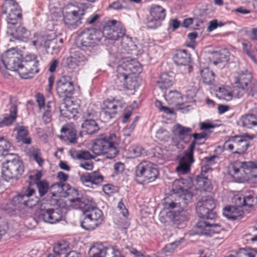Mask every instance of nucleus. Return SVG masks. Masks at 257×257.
<instances>
[{"label": "nucleus", "instance_id": "nucleus-9", "mask_svg": "<svg viewBox=\"0 0 257 257\" xmlns=\"http://www.w3.org/2000/svg\"><path fill=\"white\" fill-rule=\"evenodd\" d=\"M103 215L102 211L93 204H90L84 212V219L81 226L86 230H93L102 224Z\"/></svg>", "mask_w": 257, "mask_h": 257}, {"label": "nucleus", "instance_id": "nucleus-28", "mask_svg": "<svg viewBox=\"0 0 257 257\" xmlns=\"http://www.w3.org/2000/svg\"><path fill=\"white\" fill-rule=\"evenodd\" d=\"M173 133L185 144L188 143L191 139L192 129L189 127H186L179 123H177L173 126Z\"/></svg>", "mask_w": 257, "mask_h": 257}, {"label": "nucleus", "instance_id": "nucleus-52", "mask_svg": "<svg viewBox=\"0 0 257 257\" xmlns=\"http://www.w3.org/2000/svg\"><path fill=\"white\" fill-rule=\"evenodd\" d=\"M242 46L243 51L252 59L255 63H257V61L251 51V45L249 43L246 42H242Z\"/></svg>", "mask_w": 257, "mask_h": 257}, {"label": "nucleus", "instance_id": "nucleus-34", "mask_svg": "<svg viewBox=\"0 0 257 257\" xmlns=\"http://www.w3.org/2000/svg\"><path fill=\"white\" fill-rule=\"evenodd\" d=\"M81 127L84 131L89 135L93 134L97 132L99 130L98 124L93 118L86 119L82 123Z\"/></svg>", "mask_w": 257, "mask_h": 257}, {"label": "nucleus", "instance_id": "nucleus-7", "mask_svg": "<svg viewBox=\"0 0 257 257\" xmlns=\"http://www.w3.org/2000/svg\"><path fill=\"white\" fill-rule=\"evenodd\" d=\"M102 39L101 31L96 29H87L81 31L76 38L77 46L86 50L98 46Z\"/></svg>", "mask_w": 257, "mask_h": 257}, {"label": "nucleus", "instance_id": "nucleus-17", "mask_svg": "<svg viewBox=\"0 0 257 257\" xmlns=\"http://www.w3.org/2000/svg\"><path fill=\"white\" fill-rule=\"evenodd\" d=\"M125 103L122 99H107L104 101L101 108L102 114L106 119L113 118L119 111H121Z\"/></svg>", "mask_w": 257, "mask_h": 257}, {"label": "nucleus", "instance_id": "nucleus-36", "mask_svg": "<svg viewBox=\"0 0 257 257\" xmlns=\"http://www.w3.org/2000/svg\"><path fill=\"white\" fill-rule=\"evenodd\" d=\"M61 132L63 133L62 136L65 138L71 143L77 142L76 131L72 126L66 125L61 128Z\"/></svg>", "mask_w": 257, "mask_h": 257}, {"label": "nucleus", "instance_id": "nucleus-6", "mask_svg": "<svg viewBox=\"0 0 257 257\" xmlns=\"http://www.w3.org/2000/svg\"><path fill=\"white\" fill-rule=\"evenodd\" d=\"M10 158L3 164L2 170V177L6 181L18 179L23 173L24 166L20 158L14 154H9Z\"/></svg>", "mask_w": 257, "mask_h": 257}, {"label": "nucleus", "instance_id": "nucleus-56", "mask_svg": "<svg viewBox=\"0 0 257 257\" xmlns=\"http://www.w3.org/2000/svg\"><path fill=\"white\" fill-rule=\"evenodd\" d=\"M36 99L39 107L41 110L46 107V105L45 104V97L43 94L40 93L37 94L36 95Z\"/></svg>", "mask_w": 257, "mask_h": 257}, {"label": "nucleus", "instance_id": "nucleus-41", "mask_svg": "<svg viewBox=\"0 0 257 257\" xmlns=\"http://www.w3.org/2000/svg\"><path fill=\"white\" fill-rule=\"evenodd\" d=\"M201 76L203 82L208 85L212 84L215 80V74L208 68H204L201 70Z\"/></svg>", "mask_w": 257, "mask_h": 257}, {"label": "nucleus", "instance_id": "nucleus-29", "mask_svg": "<svg viewBox=\"0 0 257 257\" xmlns=\"http://www.w3.org/2000/svg\"><path fill=\"white\" fill-rule=\"evenodd\" d=\"M234 203L239 207H251L257 203V198L252 194L236 195L233 198Z\"/></svg>", "mask_w": 257, "mask_h": 257}, {"label": "nucleus", "instance_id": "nucleus-40", "mask_svg": "<svg viewBox=\"0 0 257 257\" xmlns=\"http://www.w3.org/2000/svg\"><path fill=\"white\" fill-rule=\"evenodd\" d=\"M56 43V40H44V38L41 36L38 37L37 40L32 41L33 45L36 47H40L44 45L46 49L52 48V49H55L54 45Z\"/></svg>", "mask_w": 257, "mask_h": 257}, {"label": "nucleus", "instance_id": "nucleus-37", "mask_svg": "<svg viewBox=\"0 0 257 257\" xmlns=\"http://www.w3.org/2000/svg\"><path fill=\"white\" fill-rule=\"evenodd\" d=\"M127 152L131 157L133 158L147 155L146 150L139 144L131 145L128 148Z\"/></svg>", "mask_w": 257, "mask_h": 257}, {"label": "nucleus", "instance_id": "nucleus-26", "mask_svg": "<svg viewBox=\"0 0 257 257\" xmlns=\"http://www.w3.org/2000/svg\"><path fill=\"white\" fill-rule=\"evenodd\" d=\"M68 200L71 207L75 209L82 210L83 212L90 204H93V199L87 196L68 199Z\"/></svg>", "mask_w": 257, "mask_h": 257}, {"label": "nucleus", "instance_id": "nucleus-39", "mask_svg": "<svg viewBox=\"0 0 257 257\" xmlns=\"http://www.w3.org/2000/svg\"><path fill=\"white\" fill-rule=\"evenodd\" d=\"M230 53L226 49H222L213 54V58L214 59L213 63L215 65L219 63L226 62L229 60Z\"/></svg>", "mask_w": 257, "mask_h": 257}, {"label": "nucleus", "instance_id": "nucleus-22", "mask_svg": "<svg viewBox=\"0 0 257 257\" xmlns=\"http://www.w3.org/2000/svg\"><path fill=\"white\" fill-rule=\"evenodd\" d=\"M39 218L47 223L54 224L62 219V212L60 208H42L40 210Z\"/></svg>", "mask_w": 257, "mask_h": 257}, {"label": "nucleus", "instance_id": "nucleus-15", "mask_svg": "<svg viewBox=\"0 0 257 257\" xmlns=\"http://www.w3.org/2000/svg\"><path fill=\"white\" fill-rule=\"evenodd\" d=\"M223 147L225 150L233 151L234 154H243L248 147V143L246 137L242 136L232 137L225 141Z\"/></svg>", "mask_w": 257, "mask_h": 257}, {"label": "nucleus", "instance_id": "nucleus-53", "mask_svg": "<svg viewBox=\"0 0 257 257\" xmlns=\"http://www.w3.org/2000/svg\"><path fill=\"white\" fill-rule=\"evenodd\" d=\"M180 191L183 193L180 197V199L183 200V202L181 203V204L183 203L182 205L183 206H186L192 200L193 195L191 193L188 192L186 190H185V191L182 189H180Z\"/></svg>", "mask_w": 257, "mask_h": 257}, {"label": "nucleus", "instance_id": "nucleus-48", "mask_svg": "<svg viewBox=\"0 0 257 257\" xmlns=\"http://www.w3.org/2000/svg\"><path fill=\"white\" fill-rule=\"evenodd\" d=\"M35 184L37 185L40 196H43L48 192L49 186L48 183L46 180H42L36 182Z\"/></svg>", "mask_w": 257, "mask_h": 257}, {"label": "nucleus", "instance_id": "nucleus-60", "mask_svg": "<svg viewBox=\"0 0 257 257\" xmlns=\"http://www.w3.org/2000/svg\"><path fill=\"white\" fill-rule=\"evenodd\" d=\"M103 191L105 194L110 196L112 193L116 191V188L114 186L108 184L103 186Z\"/></svg>", "mask_w": 257, "mask_h": 257}, {"label": "nucleus", "instance_id": "nucleus-4", "mask_svg": "<svg viewBox=\"0 0 257 257\" xmlns=\"http://www.w3.org/2000/svg\"><path fill=\"white\" fill-rule=\"evenodd\" d=\"M228 174L239 182L257 178V161H235L228 167Z\"/></svg>", "mask_w": 257, "mask_h": 257}, {"label": "nucleus", "instance_id": "nucleus-20", "mask_svg": "<svg viewBox=\"0 0 257 257\" xmlns=\"http://www.w3.org/2000/svg\"><path fill=\"white\" fill-rule=\"evenodd\" d=\"M252 76L247 70L242 71L235 77V84L249 88V95L253 96L257 93V83L252 80Z\"/></svg>", "mask_w": 257, "mask_h": 257}, {"label": "nucleus", "instance_id": "nucleus-35", "mask_svg": "<svg viewBox=\"0 0 257 257\" xmlns=\"http://www.w3.org/2000/svg\"><path fill=\"white\" fill-rule=\"evenodd\" d=\"M166 100L170 104L180 105L183 103V97L180 93L177 91H170L165 95Z\"/></svg>", "mask_w": 257, "mask_h": 257}, {"label": "nucleus", "instance_id": "nucleus-33", "mask_svg": "<svg viewBox=\"0 0 257 257\" xmlns=\"http://www.w3.org/2000/svg\"><path fill=\"white\" fill-rule=\"evenodd\" d=\"M173 59L175 63L177 65H186L190 62V56L186 50H179L176 51Z\"/></svg>", "mask_w": 257, "mask_h": 257}, {"label": "nucleus", "instance_id": "nucleus-1", "mask_svg": "<svg viewBox=\"0 0 257 257\" xmlns=\"http://www.w3.org/2000/svg\"><path fill=\"white\" fill-rule=\"evenodd\" d=\"M141 69L140 63L136 60H132V62L119 66L117 69L116 88L119 90L123 88L128 90L138 88L140 85L136 78L130 77L129 75L131 73L140 72Z\"/></svg>", "mask_w": 257, "mask_h": 257}, {"label": "nucleus", "instance_id": "nucleus-14", "mask_svg": "<svg viewBox=\"0 0 257 257\" xmlns=\"http://www.w3.org/2000/svg\"><path fill=\"white\" fill-rule=\"evenodd\" d=\"M22 55L13 48L5 52L2 56L1 61L6 69L19 73V69L22 65Z\"/></svg>", "mask_w": 257, "mask_h": 257}, {"label": "nucleus", "instance_id": "nucleus-19", "mask_svg": "<svg viewBox=\"0 0 257 257\" xmlns=\"http://www.w3.org/2000/svg\"><path fill=\"white\" fill-rule=\"evenodd\" d=\"M109 253L111 257H116L120 255V251L115 246H106L101 243L95 244L89 250L91 257H105Z\"/></svg>", "mask_w": 257, "mask_h": 257}, {"label": "nucleus", "instance_id": "nucleus-58", "mask_svg": "<svg viewBox=\"0 0 257 257\" xmlns=\"http://www.w3.org/2000/svg\"><path fill=\"white\" fill-rule=\"evenodd\" d=\"M110 8H112L114 10H119L124 9L126 8L125 2L116 1L112 3L109 7Z\"/></svg>", "mask_w": 257, "mask_h": 257}, {"label": "nucleus", "instance_id": "nucleus-3", "mask_svg": "<svg viewBox=\"0 0 257 257\" xmlns=\"http://www.w3.org/2000/svg\"><path fill=\"white\" fill-rule=\"evenodd\" d=\"M118 137L114 133L100 136L93 141L92 151L96 156L105 155L108 159H113L118 154L116 145Z\"/></svg>", "mask_w": 257, "mask_h": 257}, {"label": "nucleus", "instance_id": "nucleus-49", "mask_svg": "<svg viewBox=\"0 0 257 257\" xmlns=\"http://www.w3.org/2000/svg\"><path fill=\"white\" fill-rule=\"evenodd\" d=\"M156 137L161 141L167 142L170 139V134L166 129L160 128L156 132Z\"/></svg>", "mask_w": 257, "mask_h": 257}, {"label": "nucleus", "instance_id": "nucleus-54", "mask_svg": "<svg viewBox=\"0 0 257 257\" xmlns=\"http://www.w3.org/2000/svg\"><path fill=\"white\" fill-rule=\"evenodd\" d=\"M161 22L157 19H154L150 16L147 24V28L151 29H155L161 25Z\"/></svg>", "mask_w": 257, "mask_h": 257}, {"label": "nucleus", "instance_id": "nucleus-25", "mask_svg": "<svg viewBox=\"0 0 257 257\" xmlns=\"http://www.w3.org/2000/svg\"><path fill=\"white\" fill-rule=\"evenodd\" d=\"M197 227L200 234L208 236L219 233L222 230L221 226L219 224L212 223L207 221H199Z\"/></svg>", "mask_w": 257, "mask_h": 257}, {"label": "nucleus", "instance_id": "nucleus-27", "mask_svg": "<svg viewBox=\"0 0 257 257\" xmlns=\"http://www.w3.org/2000/svg\"><path fill=\"white\" fill-rule=\"evenodd\" d=\"M239 123L241 126L247 128L257 126V107L251 108L248 113L241 116Z\"/></svg>", "mask_w": 257, "mask_h": 257}, {"label": "nucleus", "instance_id": "nucleus-46", "mask_svg": "<svg viewBox=\"0 0 257 257\" xmlns=\"http://www.w3.org/2000/svg\"><path fill=\"white\" fill-rule=\"evenodd\" d=\"M235 85L233 89V95L237 98H240L243 96L246 92L249 95V88L244 87L238 84H235Z\"/></svg>", "mask_w": 257, "mask_h": 257}, {"label": "nucleus", "instance_id": "nucleus-24", "mask_svg": "<svg viewBox=\"0 0 257 257\" xmlns=\"http://www.w3.org/2000/svg\"><path fill=\"white\" fill-rule=\"evenodd\" d=\"M103 176L97 171L86 173L80 177L81 182L86 186L91 188H95L103 182Z\"/></svg>", "mask_w": 257, "mask_h": 257}, {"label": "nucleus", "instance_id": "nucleus-11", "mask_svg": "<svg viewBox=\"0 0 257 257\" xmlns=\"http://www.w3.org/2000/svg\"><path fill=\"white\" fill-rule=\"evenodd\" d=\"M39 61L34 54L26 55L22 61V65L19 69V74L24 79H28L33 77L35 74L39 71Z\"/></svg>", "mask_w": 257, "mask_h": 257}, {"label": "nucleus", "instance_id": "nucleus-21", "mask_svg": "<svg viewBox=\"0 0 257 257\" xmlns=\"http://www.w3.org/2000/svg\"><path fill=\"white\" fill-rule=\"evenodd\" d=\"M181 202L178 203L171 201L166 202L165 203V208L173 213L174 221H178L179 223L187 220L190 215L187 210L181 207Z\"/></svg>", "mask_w": 257, "mask_h": 257}, {"label": "nucleus", "instance_id": "nucleus-42", "mask_svg": "<svg viewBox=\"0 0 257 257\" xmlns=\"http://www.w3.org/2000/svg\"><path fill=\"white\" fill-rule=\"evenodd\" d=\"M173 83L172 78L167 73L161 74L157 83V86L161 89H166L171 87Z\"/></svg>", "mask_w": 257, "mask_h": 257}, {"label": "nucleus", "instance_id": "nucleus-23", "mask_svg": "<svg viewBox=\"0 0 257 257\" xmlns=\"http://www.w3.org/2000/svg\"><path fill=\"white\" fill-rule=\"evenodd\" d=\"M74 90L72 79L70 76H62L57 83V91L61 97H69Z\"/></svg>", "mask_w": 257, "mask_h": 257}, {"label": "nucleus", "instance_id": "nucleus-12", "mask_svg": "<svg viewBox=\"0 0 257 257\" xmlns=\"http://www.w3.org/2000/svg\"><path fill=\"white\" fill-rule=\"evenodd\" d=\"M215 207V202L212 198L204 196L197 202L196 210L200 218L212 220L216 217L214 211Z\"/></svg>", "mask_w": 257, "mask_h": 257}, {"label": "nucleus", "instance_id": "nucleus-59", "mask_svg": "<svg viewBox=\"0 0 257 257\" xmlns=\"http://www.w3.org/2000/svg\"><path fill=\"white\" fill-rule=\"evenodd\" d=\"M219 92L221 93V97L227 101L230 100L233 95V92L227 91L224 88H219Z\"/></svg>", "mask_w": 257, "mask_h": 257}, {"label": "nucleus", "instance_id": "nucleus-64", "mask_svg": "<svg viewBox=\"0 0 257 257\" xmlns=\"http://www.w3.org/2000/svg\"><path fill=\"white\" fill-rule=\"evenodd\" d=\"M69 154L73 159L80 160V151H77L72 149L69 151Z\"/></svg>", "mask_w": 257, "mask_h": 257}, {"label": "nucleus", "instance_id": "nucleus-47", "mask_svg": "<svg viewBox=\"0 0 257 257\" xmlns=\"http://www.w3.org/2000/svg\"><path fill=\"white\" fill-rule=\"evenodd\" d=\"M11 146L10 143L4 139L0 137V156H7L8 155V151Z\"/></svg>", "mask_w": 257, "mask_h": 257}, {"label": "nucleus", "instance_id": "nucleus-55", "mask_svg": "<svg viewBox=\"0 0 257 257\" xmlns=\"http://www.w3.org/2000/svg\"><path fill=\"white\" fill-rule=\"evenodd\" d=\"M32 156L34 159L39 164L40 166H42L44 163V160L41 158V154L40 151L38 149L35 150L32 153Z\"/></svg>", "mask_w": 257, "mask_h": 257}, {"label": "nucleus", "instance_id": "nucleus-18", "mask_svg": "<svg viewBox=\"0 0 257 257\" xmlns=\"http://www.w3.org/2000/svg\"><path fill=\"white\" fill-rule=\"evenodd\" d=\"M69 11L64 14V21L66 25L72 26L74 28L79 26L84 15V10L72 5L68 6Z\"/></svg>", "mask_w": 257, "mask_h": 257}, {"label": "nucleus", "instance_id": "nucleus-31", "mask_svg": "<svg viewBox=\"0 0 257 257\" xmlns=\"http://www.w3.org/2000/svg\"><path fill=\"white\" fill-rule=\"evenodd\" d=\"M8 33L17 40L26 41L29 37V32L22 26L17 27L16 25H14L13 28H8Z\"/></svg>", "mask_w": 257, "mask_h": 257}, {"label": "nucleus", "instance_id": "nucleus-44", "mask_svg": "<svg viewBox=\"0 0 257 257\" xmlns=\"http://www.w3.org/2000/svg\"><path fill=\"white\" fill-rule=\"evenodd\" d=\"M196 182L198 186L205 191H209L211 188L210 180L202 174L197 176Z\"/></svg>", "mask_w": 257, "mask_h": 257}, {"label": "nucleus", "instance_id": "nucleus-16", "mask_svg": "<svg viewBox=\"0 0 257 257\" xmlns=\"http://www.w3.org/2000/svg\"><path fill=\"white\" fill-rule=\"evenodd\" d=\"M20 103L16 97H9L5 110L9 112V114H6L4 118L1 120L0 127L9 126L15 121L17 117L18 106Z\"/></svg>", "mask_w": 257, "mask_h": 257}, {"label": "nucleus", "instance_id": "nucleus-10", "mask_svg": "<svg viewBox=\"0 0 257 257\" xmlns=\"http://www.w3.org/2000/svg\"><path fill=\"white\" fill-rule=\"evenodd\" d=\"M101 33L102 38H105L108 40L116 41L120 38H123L122 45L124 44V41L131 42L130 38L123 37L125 34V29L119 22L115 20L109 21L106 23Z\"/></svg>", "mask_w": 257, "mask_h": 257}, {"label": "nucleus", "instance_id": "nucleus-30", "mask_svg": "<svg viewBox=\"0 0 257 257\" xmlns=\"http://www.w3.org/2000/svg\"><path fill=\"white\" fill-rule=\"evenodd\" d=\"M87 60L85 55L80 51H75L74 54L67 59L69 68L75 70L79 66L83 65Z\"/></svg>", "mask_w": 257, "mask_h": 257}, {"label": "nucleus", "instance_id": "nucleus-50", "mask_svg": "<svg viewBox=\"0 0 257 257\" xmlns=\"http://www.w3.org/2000/svg\"><path fill=\"white\" fill-rule=\"evenodd\" d=\"M51 101H49L46 105V107L42 109L41 110L43 111L42 118L46 123H49L51 121Z\"/></svg>", "mask_w": 257, "mask_h": 257}, {"label": "nucleus", "instance_id": "nucleus-32", "mask_svg": "<svg viewBox=\"0 0 257 257\" xmlns=\"http://www.w3.org/2000/svg\"><path fill=\"white\" fill-rule=\"evenodd\" d=\"M242 207L235 206L226 207L224 209L223 214L227 218L235 220L241 216L243 214Z\"/></svg>", "mask_w": 257, "mask_h": 257}, {"label": "nucleus", "instance_id": "nucleus-61", "mask_svg": "<svg viewBox=\"0 0 257 257\" xmlns=\"http://www.w3.org/2000/svg\"><path fill=\"white\" fill-rule=\"evenodd\" d=\"M125 248L129 251L131 254L135 255L136 257H149L148 256H145L142 252L132 246H126Z\"/></svg>", "mask_w": 257, "mask_h": 257}, {"label": "nucleus", "instance_id": "nucleus-2", "mask_svg": "<svg viewBox=\"0 0 257 257\" xmlns=\"http://www.w3.org/2000/svg\"><path fill=\"white\" fill-rule=\"evenodd\" d=\"M35 193L34 189L28 188L23 193L14 197L5 210L11 215L16 213L17 210L25 214L28 212V210L36 206L39 202L38 197H33Z\"/></svg>", "mask_w": 257, "mask_h": 257}, {"label": "nucleus", "instance_id": "nucleus-63", "mask_svg": "<svg viewBox=\"0 0 257 257\" xmlns=\"http://www.w3.org/2000/svg\"><path fill=\"white\" fill-rule=\"evenodd\" d=\"M94 158L95 156L92 155L89 152L87 151H80V160H90Z\"/></svg>", "mask_w": 257, "mask_h": 257}, {"label": "nucleus", "instance_id": "nucleus-57", "mask_svg": "<svg viewBox=\"0 0 257 257\" xmlns=\"http://www.w3.org/2000/svg\"><path fill=\"white\" fill-rule=\"evenodd\" d=\"M181 243L180 241H176L168 244H167L164 250L166 252H172L175 248L178 246Z\"/></svg>", "mask_w": 257, "mask_h": 257}, {"label": "nucleus", "instance_id": "nucleus-51", "mask_svg": "<svg viewBox=\"0 0 257 257\" xmlns=\"http://www.w3.org/2000/svg\"><path fill=\"white\" fill-rule=\"evenodd\" d=\"M257 251L252 248L241 249L238 254V257H255Z\"/></svg>", "mask_w": 257, "mask_h": 257}, {"label": "nucleus", "instance_id": "nucleus-8", "mask_svg": "<svg viewBox=\"0 0 257 257\" xmlns=\"http://www.w3.org/2000/svg\"><path fill=\"white\" fill-rule=\"evenodd\" d=\"M158 175V169L150 162L143 161L136 168L135 180L139 184H147L153 182Z\"/></svg>", "mask_w": 257, "mask_h": 257}, {"label": "nucleus", "instance_id": "nucleus-43", "mask_svg": "<svg viewBox=\"0 0 257 257\" xmlns=\"http://www.w3.org/2000/svg\"><path fill=\"white\" fill-rule=\"evenodd\" d=\"M28 130L23 126H21L18 130L17 139L19 141H21L25 144H30L31 139L28 136Z\"/></svg>", "mask_w": 257, "mask_h": 257}, {"label": "nucleus", "instance_id": "nucleus-38", "mask_svg": "<svg viewBox=\"0 0 257 257\" xmlns=\"http://www.w3.org/2000/svg\"><path fill=\"white\" fill-rule=\"evenodd\" d=\"M151 17L161 21L164 20L166 17V10L159 5H153L150 9Z\"/></svg>", "mask_w": 257, "mask_h": 257}, {"label": "nucleus", "instance_id": "nucleus-62", "mask_svg": "<svg viewBox=\"0 0 257 257\" xmlns=\"http://www.w3.org/2000/svg\"><path fill=\"white\" fill-rule=\"evenodd\" d=\"M93 107L89 106L86 112H85V115L88 117H92L94 118L95 117H97V113L93 108Z\"/></svg>", "mask_w": 257, "mask_h": 257}, {"label": "nucleus", "instance_id": "nucleus-45", "mask_svg": "<svg viewBox=\"0 0 257 257\" xmlns=\"http://www.w3.org/2000/svg\"><path fill=\"white\" fill-rule=\"evenodd\" d=\"M68 248V243L65 241H61L54 245L52 253L59 254L60 256V255L65 253Z\"/></svg>", "mask_w": 257, "mask_h": 257}, {"label": "nucleus", "instance_id": "nucleus-5", "mask_svg": "<svg viewBox=\"0 0 257 257\" xmlns=\"http://www.w3.org/2000/svg\"><path fill=\"white\" fill-rule=\"evenodd\" d=\"M207 136V133L205 132L192 134L191 138L193 137L194 140L180 160L179 165L176 168V170L179 174H185L190 172V166L194 162L193 153L195 145L204 143Z\"/></svg>", "mask_w": 257, "mask_h": 257}, {"label": "nucleus", "instance_id": "nucleus-13", "mask_svg": "<svg viewBox=\"0 0 257 257\" xmlns=\"http://www.w3.org/2000/svg\"><path fill=\"white\" fill-rule=\"evenodd\" d=\"M3 12L7 14L6 21L8 28H13L22 17L21 10L18 4L14 0H6L3 5Z\"/></svg>", "mask_w": 257, "mask_h": 257}]
</instances>
